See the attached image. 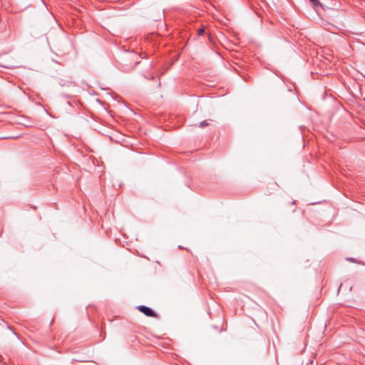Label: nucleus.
Returning a JSON list of instances; mask_svg holds the SVG:
<instances>
[{
    "label": "nucleus",
    "instance_id": "2",
    "mask_svg": "<svg viewBox=\"0 0 365 365\" xmlns=\"http://www.w3.org/2000/svg\"><path fill=\"white\" fill-rule=\"evenodd\" d=\"M309 1L312 4V6L314 9L322 5L319 0H310Z\"/></svg>",
    "mask_w": 365,
    "mask_h": 365
},
{
    "label": "nucleus",
    "instance_id": "4",
    "mask_svg": "<svg viewBox=\"0 0 365 365\" xmlns=\"http://www.w3.org/2000/svg\"><path fill=\"white\" fill-rule=\"evenodd\" d=\"M204 33H205V29H203V28H201V29H198V31H197L198 36L203 35Z\"/></svg>",
    "mask_w": 365,
    "mask_h": 365
},
{
    "label": "nucleus",
    "instance_id": "6",
    "mask_svg": "<svg viewBox=\"0 0 365 365\" xmlns=\"http://www.w3.org/2000/svg\"><path fill=\"white\" fill-rule=\"evenodd\" d=\"M59 84L62 86L65 85V83H63V80H61V82L59 83Z\"/></svg>",
    "mask_w": 365,
    "mask_h": 365
},
{
    "label": "nucleus",
    "instance_id": "1",
    "mask_svg": "<svg viewBox=\"0 0 365 365\" xmlns=\"http://www.w3.org/2000/svg\"><path fill=\"white\" fill-rule=\"evenodd\" d=\"M137 309L140 312L143 313L147 317H156V313L150 307L145 305H139L137 307Z\"/></svg>",
    "mask_w": 365,
    "mask_h": 365
},
{
    "label": "nucleus",
    "instance_id": "7",
    "mask_svg": "<svg viewBox=\"0 0 365 365\" xmlns=\"http://www.w3.org/2000/svg\"><path fill=\"white\" fill-rule=\"evenodd\" d=\"M59 84L62 86L65 85V83H63V80H61V82L59 83Z\"/></svg>",
    "mask_w": 365,
    "mask_h": 365
},
{
    "label": "nucleus",
    "instance_id": "5",
    "mask_svg": "<svg viewBox=\"0 0 365 365\" xmlns=\"http://www.w3.org/2000/svg\"><path fill=\"white\" fill-rule=\"evenodd\" d=\"M346 259L349 262H357L356 259L354 257H347Z\"/></svg>",
    "mask_w": 365,
    "mask_h": 365
},
{
    "label": "nucleus",
    "instance_id": "3",
    "mask_svg": "<svg viewBox=\"0 0 365 365\" xmlns=\"http://www.w3.org/2000/svg\"><path fill=\"white\" fill-rule=\"evenodd\" d=\"M208 125L209 123L207 122V120H203L200 123L199 127L204 128L205 126H207Z\"/></svg>",
    "mask_w": 365,
    "mask_h": 365
}]
</instances>
